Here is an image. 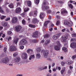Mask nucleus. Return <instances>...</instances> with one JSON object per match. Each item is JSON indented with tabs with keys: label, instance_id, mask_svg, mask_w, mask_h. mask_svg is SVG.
I'll return each mask as SVG.
<instances>
[{
	"label": "nucleus",
	"instance_id": "1",
	"mask_svg": "<svg viewBox=\"0 0 76 76\" xmlns=\"http://www.w3.org/2000/svg\"><path fill=\"white\" fill-rule=\"evenodd\" d=\"M22 29V27L20 26H16L15 27V30L16 32H20Z\"/></svg>",
	"mask_w": 76,
	"mask_h": 76
},
{
	"label": "nucleus",
	"instance_id": "29",
	"mask_svg": "<svg viewBox=\"0 0 76 76\" xmlns=\"http://www.w3.org/2000/svg\"><path fill=\"white\" fill-rule=\"evenodd\" d=\"M0 12L1 13H4V12L3 10L2 9V7H0Z\"/></svg>",
	"mask_w": 76,
	"mask_h": 76
},
{
	"label": "nucleus",
	"instance_id": "6",
	"mask_svg": "<svg viewBox=\"0 0 76 76\" xmlns=\"http://www.w3.org/2000/svg\"><path fill=\"white\" fill-rule=\"evenodd\" d=\"M21 57L23 60H25L27 58L28 56H27V54L26 53H23L22 54Z\"/></svg>",
	"mask_w": 76,
	"mask_h": 76
},
{
	"label": "nucleus",
	"instance_id": "52",
	"mask_svg": "<svg viewBox=\"0 0 76 76\" xmlns=\"http://www.w3.org/2000/svg\"><path fill=\"white\" fill-rule=\"evenodd\" d=\"M10 40H11L12 39V37H9L8 38V41H10Z\"/></svg>",
	"mask_w": 76,
	"mask_h": 76
},
{
	"label": "nucleus",
	"instance_id": "24",
	"mask_svg": "<svg viewBox=\"0 0 76 76\" xmlns=\"http://www.w3.org/2000/svg\"><path fill=\"white\" fill-rule=\"evenodd\" d=\"M61 13L62 15H63L64 13H67V11H65V10H61Z\"/></svg>",
	"mask_w": 76,
	"mask_h": 76
},
{
	"label": "nucleus",
	"instance_id": "37",
	"mask_svg": "<svg viewBox=\"0 0 76 76\" xmlns=\"http://www.w3.org/2000/svg\"><path fill=\"white\" fill-rule=\"evenodd\" d=\"M47 13L48 14L51 13V10H47Z\"/></svg>",
	"mask_w": 76,
	"mask_h": 76
},
{
	"label": "nucleus",
	"instance_id": "23",
	"mask_svg": "<svg viewBox=\"0 0 76 76\" xmlns=\"http://www.w3.org/2000/svg\"><path fill=\"white\" fill-rule=\"evenodd\" d=\"M45 16V15L44 14H43L42 13H41L40 15V19H43V17Z\"/></svg>",
	"mask_w": 76,
	"mask_h": 76
},
{
	"label": "nucleus",
	"instance_id": "10",
	"mask_svg": "<svg viewBox=\"0 0 76 76\" xmlns=\"http://www.w3.org/2000/svg\"><path fill=\"white\" fill-rule=\"evenodd\" d=\"M1 25L5 28H7L8 27V24L7 23L5 22H2L1 23Z\"/></svg>",
	"mask_w": 76,
	"mask_h": 76
},
{
	"label": "nucleus",
	"instance_id": "49",
	"mask_svg": "<svg viewBox=\"0 0 76 76\" xmlns=\"http://www.w3.org/2000/svg\"><path fill=\"white\" fill-rule=\"evenodd\" d=\"M65 64H66V62H62L61 63V65L62 66H64Z\"/></svg>",
	"mask_w": 76,
	"mask_h": 76
},
{
	"label": "nucleus",
	"instance_id": "22",
	"mask_svg": "<svg viewBox=\"0 0 76 76\" xmlns=\"http://www.w3.org/2000/svg\"><path fill=\"white\" fill-rule=\"evenodd\" d=\"M35 58V56L34 55H31L29 58V60H31V59H34Z\"/></svg>",
	"mask_w": 76,
	"mask_h": 76
},
{
	"label": "nucleus",
	"instance_id": "55",
	"mask_svg": "<svg viewBox=\"0 0 76 76\" xmlns=\"http://www.w3.org/2000/svg\"><path fill=\"white\" fill-rule=\"evenodd\" d=\"M76 57V55H75L72 56V58H73V59H74V58H75Z\"/></svg>",
	"mask_w": 76,
	"mask_h": 76
},
{
	"label": "nucleus",
	"instance_id": "32",
	"mask_svg": "<svg viewBox=\"0 0 76 76\" xmlns=\"http://www.w3.org/2000/svg\"><path fill=\"white\" fill-rule=\"evenodd\" d=\"M22 24H23V25H26V21H25V20L23 19L22 20Z\"/></svg>",
	"mask_w": 76,
	"mask_h": 76
},
{
	"label": "nucleus",
	"instance_id": "31",
	"mask_svg": "<svg viewBox=\"0 0 76 76\" xmlns=\"http://www.w3.org/2000/svg\"><path fill=\"white\" fill-rule=\"evenodd\" d=\"M62 50L64 52H67V49L65 47L63 48Z\"/></svg>",
	"mask_w": 76,
	"mask_h": 76
},
{
	"label": "nucleus",
	"instance_id": "20",
	"mask_svg": "<svg viewBox=\"0 0 76 76\" xmlns=\"http://www.w3.org/2000/svg\"><path fill=\"white\" fill-rule=\"evenodd\" d=\"M27 4L28 6V7H30L32 5V4L31 3V1L30 0L27 1Z\"/></svg>",
	"mask_w": 76,
	"mask_h": 76
},
{
	"label": "nucleus",
	"instance_id": "63",
	"mask_svg": "<svg viewBox=\"0 0 76 76\" xmlns=\"http://www.w3.org/2000/svg\"><path fill=\"white\" fill-rule=\"evenodd\" d=\"M48 18H49V19H50H50H51V16L49 15L48 16Z\"/></svg>",
	"mask_w": 76,
	"mask_h": 76
},
{
	"label": "nucleus",
	"instance_id": "27",
	"mask_svg": "<svg viewBox=\"0 0 76 76\" xmlns=\"http://www.w3.org/2000/svg\"><path fill=\"white\" fill-rule=\"evenodd\" d=\"M29 26L30 27V28H35V27H36V26L35 25H33L32 24H29Z\"/></svg>",
	"mask_w": 76,
	"mask_h": 76
},
{
	"label": "nucleus",
	"instance_id": "25",
	"mask_svg": "<svg viewBox=\"0 0 76 76\" xmlns=\"http://www.w3.org/2000/svg\"><path fill=\"white\" fill-rule=\"evenodd\" d=\"M66 69V68L64 67L62 68V70L61 71V73L62 75L63 74L64 72H65V70Z\"/></svg>",
	"mask_w": 76,
	"mask_h": 76
},
{
	"label": "nucleus",
	"instance_id": "26",
	"mask_svg": "<svg viewBox=\"0 0 76 76\" xmlns=\"http://www.w3.org/2000/svg\"><path fill=\"white\" fill-rule=\"evenodd\" d=\"M73 63V61H68L66 62L67 64H71Z\"/></svg>",
	"mask_w": 76,
	"mask_h": 76
},
{
	"label": "nucleus",
	"instance_id": "57",
	"mask_svg": "<svg viewBox=\"0 0 76 76\" xmlns=\"http://www.w3.org/2000/svg\"><path fill=\"white\" fill-rule=\"evenodd\" d=\"M51 76V74H50V73H48L46 75V76Z\"/></svg>",
	"mask_w": 76,
	"mask_h": 76
},
{
	"label": "nucleus",
	"instance_id": "30",
	"mask_svg": "<svg viewBox=\"0 0 76 76\" xmlns=\"http://www.w3.org/2000/svg\"><path fill=\"white\" fill-rule=\"evenodd\" d=\"M49 37H50V35L48 34H45L44 36L45 38H49Z\"/></svg>",
	"mask_w": 76,
	"mask_h": 76
},
{
	"label": "nucleus",
	"instance_id": "13",
	"mask_svg": "<svg viewBox=\"0 0 76 76\" xmlns=\"http://www.w3.org/2000/svg\"><path fill=\"white\" fill-rule=\"evenodd\" d=\"M27 53H28V54H32V53H33V50L31 49H29L27 50Z\"/></svg>",
	"mask_w": 76,
	"mask_h": 76
},
{
	"label": "nucleus",
	"instance_id": "19",
	"mask_svg": "<svg viewBox=\"0 0 76 76\" xmlns=\"http://www.w3.org/2000/svg\"><path fill=\"white\" fill-rule=\"evenodd\" d=\"M54 49L56 51H59V50H60V46L57 45H55L54 46Z\"/></svg>",
	"mask_w": 76,
	"mask_h": 76
},
{
	"label": "nucleus",
	"instance_id": "50",
	"mask_svg": "<svg viewBox=\"0 0 76 76\" xmlns=\"http://www.w3.org/2000/svg\"><path fill=\"white\" fill-rule=\"evenodd\" d=\"M32 42H34V43H36V42H37V40H36V39H34L33 40H32Z\"/></svg>",
	"mask_w": 76,
	"mask_h": 76
},
{
	"label": "nucleus",
	"instance_id": "43",
	"mask_svg": "<svg viewBox=\"0 0 76 76\" xmlns=\"http://www.w3.org/2000/svg\"><path fill=\"white\" fill-rule=\"evenodd\" d=\"M7 48H4V51L5 53H6L7 52Z\"/></svg>",
	"mask_w": 76,
	"mask_h": 76
},
{
	"label": "nucleus",
	"instance_id": "36",
	"mask_svg": "<svg viewBox=\"0 0 76 76\" xmlns=\"http://www.w3.org/2000/svg\"><path fill=\"white\" fill-rule=\"evenodd\" d=\"M56 43L59 47H60L61 46V44H60V42L59 41H57L56 42Z\"/></svg>",
	"mask_w": 76,
	"mask_h": 76
},
{
	"label": "nucleus",
	"instance_id": "17",
	"mask_svg": "<svg viewBox=\"0 0 76 76\" xmlns=\"http://www.w3.org/2000/svg\"><path fill=\"white\" fill-rule=\"evenodd\" d=\"M42 9L44 11H45V10H48V9H50V8L49 7L45 6L43 7H42Z\"/></svg>",
	"mask_w": 76,
	"mask_h": 76
},
{
	"label": "nucleus",
	"instance_id": "59",
	"mask_svg": "<svg viewBox=\"0 0 76 76\" xmlns=\"http://www.w3.org/2000/svg\"><path fill=\"white\" fill-rule=\"evenodd\" d=\"M3 29V27L2 26H0V31H1Z\"/></svg>",
	"mask_w": 76,
	"mask_h": 76
},
{
	"label": "nucleus",
	"instance_id": "44",
	"mask_svg": "<svg viewBox=\"0 0 76 76\" xmlns=\"http://www.w3.org/2000/svg\"><path fill=\"white\" fill-rule=\"evenodd\" d=\"M7 34L8 35H11L12 34V32L10 31H8L7 32Z\"/></svg>",
	"mask_w": 76,
	"mask_h": 76
},
{
	"label": "nucleus",
	"instance_id": "60",
	"mask_svg": "<svg viewBox=\"0 0 76 76\" xmlns=\"http://www.w3.org/2000/svg\"><path fill=\"white\" fill-rule=\"evenodd\" d=\"M54 66H55V63H52V67H54Z\"/></svg>",
	"mask_w": 76,
	"mask_h": 76
},
{
	"label": "nucleus",
	"instance_id": "12",
	"mask_svg": "<svg viewBox=\"0 0 76 76\" xmlns=\"http://www.w3.org/2000/svg\"><path fill=\"white\" fill-rule=\"evenodd\" d=\"M48 50H45L43 52V54L44 57H48Z\"/></svg>",
	"mask_w": 76,
	"mask_h": 76
},
{
	"label": "nucleus",
	"instance_id": "35",
	"mask_svg": "<svg viewBox=\"0 0 76 76\" xmlns=\"http://www.w3.org/2000/svg\"><path fill=\"white\" fill-rule=\"evenodd\" d=\"M60 20H58L57 21L56 24L57 25H60Z\"/></svg>",
	"mask_w": 76,
	"mask_h": 76
},
{
	"label": "nucleus",
	"instance_id": "2",
	"mask_svg": "<svg viewBox=\"0 0 76 76\" xmlns=\"http://www.w3.org/2000/svg\"><path fill=\"white\" fill-rule=\"evenodd\" d=\"M2 62L4 63L7 64V63H9V59L7 58H2Z\"/></svg>",
	"mask_w": 76,
	"mask_h": 76
},
{
	"label": "nucleus",
	"instance_id": "14",
	"mask_svg": "<svg viewBox=\"0 0 76 76\" xmlns=\"http://www.w3.org/2000/svg\"><path fill=\"white\" fill-rule=\"evenodd\" d=\"M20 60V58L19 57H17L14 60V61L15 62H16L17 63H18Z\"/></svg>",
	"mask_w": 76,
	"mask_h": 76
},
{
	"label": "nucleus",
	"instance_id": "64",
	"mask_svg": "<svg viewBox=\"0 0 76 76\" xmlns=\"http://www.w3.org/2000/svg\"><path fill=\"white\" fill-rule=\"evenodd\" d=\"M16 76H22V75L18 74Z\"/></svg>",
	"mask_w": 76,
	"mask_h": 76
},
{
	"label": "nucleus",
	"instance_id": "41",
	"mask_svg": "<svg viewBox=\"0 0 76 76\" xmlns=\"http://www.w3.org/2000/svg\"><path fill=\"white\" fill-rule=\"evenodd\" d=\"M39 0H34V1H35L36 4H39Z\"/></svg>",
	"mask_w": 76,
	"mask_h": 76
},
{
	"label": "nucleus",
	"instance_id": "46",
	"mask_svg": "<svg viewBox=\"0 0 76 76\" xmlns=\"http://www.w3.org/2000/svg\"><path fill=\"white\" fill-rule=\"evenodd\" d=\"M34 15H35V16L37 15V11H35L34 12Z\"/></svg>",
	"mask_w": 76,
	"mask_h": 76
},
{
	"label": "nucleus",
	"instance_id": "45",
	"mask_svg": "<svg viewBox=\"0 0 76 76\" xmlns=\"http://www.w3.org/2000/svg\"><path fill=\"white\" fill-rule=\"evenodd\" d=\"M68 6L71 9H73V6H72V4H70L68 5Z\"/></svg>",
	"mask_w": 76,
	"mask_h": 76
},
{
	"label": "nucleus",
	"instance_id": "54",
	"mask_svg": "<svg viewBox=\"0 0 76 76\" xmlns=\"http://www.w3.org/2000/svg\"><path fill=\"white\" fill-rule=\"evenodd\" d=\"M6 12L7 13H9V9L8 8L6 10Z\"/></svg>",
	"mask_w": 76,
	"mask_h": 76
},
{
	"label": "nucleus",
	"instance_id": "40",
	"mask_svg": "<svg viewBox=\"0 0 76 76\" xmlns=\"http://www.w3.org/2000/svg\"><path fill=\"white\" fill-rule=\"evenodd\" d=\"M5 18H6V16H4L3 15H2L0 17L1 19V20H3V19H4Z\"/></svg>",
	"mask_w": 76,
	"mask_h": 76
},
{
	"label": "nucleus",
	"instance_id": "21",
	"mask_svg": "<svg viewBox=\"0 0 76 76\" xmlns=\"http://www.w3.org/2000/svg\"><path fill=\"white\" fill-rule=\"evenodd\" d=\"M19 39L18 38H17L16 39H15L13 40V43H15V44H17L18 43V40Z\"/></svg>",
	"mask_w": 76,
	"mask_h": 76
},
{
	"label": "nucleus",
	"instance_id": "15",
	"mask_svg": "<svg viewBox=\"0 0 76 76\" xmlns=\"http://www.w3.org/2000/svg\"><path fill=\"white\" fill-rule=\"evenodd\" d=\"M20 12H21V9L20 7H18L15 10L16 13H19Z\"/></svg>",
	"mask_w": 76,
	"mask_h": 76
},
{
	"label": "nucleus",
	"instance_id": "7",
	"mask_svg": "<svg viewBox=\"0 0 76 76\" xmlns=\"http://www.w3.org/2000/svg\"><path fill=\"white\" fill-rule=\"evenodd\" d=\"M33 38H37L38 37V32L37 31H35L33 34L32 36Z\"/></svg>",
	"mask_w": 76,
	"mask_h": 76
},
{
	"label": "nucleus",
	"instance_id": "5",
	"mask_svg": "<svg viewBox=\"0 0 76 76\" xmlns=\"http://www.w3.org/2000/svg\"><path fill=\"white\" fill-rule=\"evenodd\" d=\"M18 22V18L15 17H13L12 20L11 22L12 23H16Z\"/></svg>",
	"mask_w": 76,
	"mask_h": 76
},
{
	"label": "nucleus",
	"instance_id": "62",
	"mask_svg": "<svg viewBox=\"0 0 76 76\" xmlns=\"http://www.w3.org/2000/svg\"><path fill=\"white\" fill-rule=\"evenodd\" d=\"M45 41V40H42L41 42H40L41 43H44V42Z\"/></svg>",
	"mask_w": 76,
	"mask_h": 76
},
{
	"label": "nucleus",
	"instance_id": "18",
	"mask_svg": "<svg viewBox=\"0 0 76 76\" xmlns=\"http://www.w3.org/2000/svg\"><path fill=\"white\" fill-rule=\"evenodd\" d=\"M50 20H47L45 22V23H44V26H47L48 24L50 22Z\"/></svg>",
	"mask_w": 76,
	"mask_h": 76
},
{
	"label": "nucleus",
	"instance_id": "16",
	"mask_svg": "<svg viewBox=\"0 0 76 76\" xmlns=\"http://www.w3.org/2000/svg\"><path fill=\"white\" fill-rule=\"evenodd\" d=\"M66 40V37L65 36L62 37L61 38V41L62 42H65Z\"/></svg>",
	"mask_w": 76,
	"mask_h": 76
},
{
	"label": "nucleus",
	"instance_id": "34",
	"mask_svg": "<svg viewBox=\"0 0 76 76\" xmlns=\"http://www.w3.org/2000/svg\"><path fill=\"white\" fill-rule=\"evenodd\" d=\"M29 10V9L28 8H26L24 10V12H28Z\"/></svg>",
	"mask_w": 76,
	"mask_h": 76
},
{
	"label": "nucleus",
	"instance_id": "28",
	"mask_svg": "<svg viewBox=\"0 0 76 76\" xmlns=\"http://www.w3.org/2000/svg\"><path fill=\"white\" fill-rule=\"evenodd\" d=\"M41 57V56L39 53H37L36 54V58L38 59Z\"/></svg>",
	"mask_w": 76,
	"mask_h": 76
},
{
	"label": "nucleus",
	"instance_id": "4",
	"mask_svg": "<svg viewBox=\"0 0 76 76\" xmlns=\"http://www.w3.org/2000/svg\"><path fill=\"white\" fill-rule=\"evenodd\" d=\"M27 43V41L25 39H22L20 42V44L21 45H25Z\"/></svg>",
	"mask_w": 76,
	"mask_h": 76
},
{
	"label": "nucleus",
	"instance_id": "51",
	"mask_svg": "<svg viewBox=\"0 0 76 76\" xmlns=\"http://www.w3.org/2000/svg\"><path fill=\"white\" fill-rule=\"evenodd\" d=\"M20 48L21 50H23L24 48V46H21L20 47Z\"/></svg>",
	"mask_w": 76,
	"mask_h": 76
},
{
	"label": "nucleus",
	"instance_id": "33",
	"mask_svg": "<svg viewBox=\"0 0 76 76\" xmlns=\"http://www.w3.org/2000/svg\"><path fill=\"white\" fill-rule=\"evenodd\" d=\"M9 6L10 8L11 9H13V4H10L9 5Z\"/></svg>",
	"mask_w": 76,
	"mask_h": 76
},
{
	"label": "nucleus",
	"instance_id": "42",
	"mask_svg": "<svg viewBox=\"0 0 76 76\" xmlns=\"http://www.w3.org/2000/svg\"><path fill=\"white\" fill-rule=\"evenodd\" d=\"M45 42L46 44H49V43L50 42V40H47Z\"/></svg>",
	"mask_w": 76,
	"mask_h": 76
},
{
	"label": "nucleus",
	"instance_id": "58",
	"mask_svg": "<svg viewBox=\"0 0 76 76\" xmlns=\"http://www.w3.org/2000/svg\"><path fill=\"white\" fill-rule=\"evenodd\" d=\"M47 69V66H45V67L44 68H42V69H44H44Z\"/></svg>",
	"mask_w": 76,
	"mask_h": 76
},
{
	"label": "nucleus",
	"instance_id": "11",
	"mask_svg": "<svg viewBox=\"0 0 76 76\" xmlns=\"http://www.w3.org/2000/svg\"><path fill=\"white\" fill-rule=\"evenodd\" d=\"M70 47L72 48H76V43L73 42L71 44Z\"/></svg>",
	"mask_w": 76,
	"mask_h": 76
},
{
	"label": "nucleus",
	"instance_id": "61",
	"mask_svg": "<svg viewBox=\"0 0 76 76\" xmlns=\"http://www.w3.org/2000/svg\"><path fill=\"white\" fill-rule=\"evenodd\" d=\"M65 31H66V29L65 28H64V29L62 30V32H65Z\"/></svg>",
	"mask_w": 76,
	"mask_h": 76
},
{
	"label": "nucleus",
	"instance_id": "9",
	"mask_svg": "<svg viewBox=\"0 0 76 76\" xmlns=\"http://www.w3.org/2000/svg\"><path fill=\"white\" fill-rule=\"evenodd\" d=\"M39 21L38 20V19L36 18H34L32 19V23L34 24H35V23H38Z\"/></svg>",
	"mask_w": 76,
	"mask_h": 76
},
{
	"label": "nucleus",
	"instance_id": "47",
	"mask_svg": "<svg viewBox=\"0 0 76 76\" xmlns=\"http://www.w3.org/2000/svg\"><path fill=\"white\" fill-rule=\"evenodd\" d=\"M72 37H76V34L73 33L72 34Z\"/></svg>",
	"mask_w": 76,
	"mask_h": 76
},
{
	"label": "nucleus",
	"instance_id": "48",
	"mask_svg": "<svg viewBox=\"0 0 76 76\" xmlns=\"http://www.w3.org/2000/svg\"><path fill=\"white\" fill-rule=\"evenodd\" d=\"M10 20V18L8 17L5 20L6 21H8V20Z\"/></svg>",
	"mask_w": 76,
	"mask_h": 76
},
{
	"label": "nucleus",
	"instance_id": "38",
	"mask_svg": "<svg viewBox=\"0 0 76 76\" xmlns=\"http://www.w3.org/2000/svg\"><path fill=\"white\" fill-rule=\"evenodd\" d=\"M41 51V48H37V53H39Z\"/></svg>",
	"mask_w": 76,
	"mask_h": 76
},
{
	"label": "nucleus",
	"instance_id": "53",
	"mask_svg": "<svg viewBox=\"0 0 76 76\" xmlns=\"http://www.w3.org/2000/svg\"><path fill=\"white\" fill-rule=\"evenodd\" d=\"M56 18L58 19H59L60 18V16L57 15L56 16Z\"/></svg>",
	"mask_w": 76,
	"mask_h": 76
},
{
	"label": "nucleus",
	"instance_id": "39",
	"mask_svg": "<svg viewBox=\"0 0 76 76\" xmlns=\"http://www.w3.org/2000/svg\"><path fill=\"white\" fill-rule=\"evenodd\" d=\"M44 69V68L42 67H40L38 69V70L39 71H41V70H44V69Z\"/></svg>",
	"mask_w": 76,
	"mask_h": 76
},
{
	"label": "nucleus",
	"instance_id": "56",
	"mask_svg": "<svg viewBox=\"0 0 76 76\" xmlns=\"http://www.w3.org/2000/svg\"><path fill=\"white\" fill-rule=\"evenodd\" d=\"M58 3H60V4H62V3H63V1H58Z\"/></svg>",
	"mask_w": 76,
	"mask_h": 76
},
{
	"label": "nucleus",
	"instance_id": "3",
	"mask_svg": "<svg viewBox=\"0 0 76 76\" xmlns=\"http://www.w3.org/2000/svg\"><path fill=\"white\" fill-rule=\"evenodd\" d=\"M10 51H15L17 50V48L14 45H12L11 46L10 48Z\"/></svg>",
	"mask_w": 76,
	"mask_h": 76
},
{
	"label": "nucleus",
	"instance_id": "8",
	"mask_svg": "<svg viewBox=\"0 0 76 76\" xmlns=\"http://www.w3.org/2000/svg\"><path fill=\"white\" fill-rule=\"evenodd\" d=\"M61 34L60 33H59L56 35H55L53 36V39H55V40H56L57 38H58L60 37V36L61 35Z\"/></svg>",
	"mask_w": 76,
	"mask_h": 76
}]
</instances>
